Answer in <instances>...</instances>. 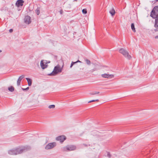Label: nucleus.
I'll return each instance as SVG.
<instances>
[{
    "label": "nucleus",
    "instance_id": "1",
    "mask_svg": "<svg viewBox=\"0 0 158 158\" xmlns=\"http://www.w3.org/2000/svg\"><path fill=\"white\" fill-rule=\"evenodd\" d=\"M31 149V147L28 146H26L23 148H14L8 151V153L11 155H16L22 153L25 150H29Z\"/></svg>",
    "mask_w": 158,
    "mask_h": 158
},
{
    "label": "nucleus",
    "instance_id": "2",
    "mask_svg": "<svg viewBox=\"0 0 158 158\" xmlns=\"http://www.w3.org/2000/svg\"><path fill=\"white\" fill-rule=\"evenodd\" d=\"M62 71V68H61L60 66L58 65L54 67L52 72L48 74V75L50 76H55L58 73H61Z\"/></svg>",
    "mask_w": 158,
    "mask_h": 158
},
{
    "label": "nucleus",
    "instance_id": "3",
    "mask_svg": "<svg viewBox=\"0 0 158 158\" xmlns=\"http://www.w3.org/2000/svg\"><path fill=\"white\" fill-rule=\"evenodd\" d=\"M119 52L128 59L130 60L131 58V56L129 54L128 52L126 49L121 48L119 50Z\"/></svg>",
    "mask_w": 158,
    "mask_h": 158
},
{
    "label": "nucleus",
    "instance_id": "4",
    "mask_svg": "<svg viewBox=\"0 0 158 158\" xmlns=\"http://www.w3.org/2000/svg\"><path fill=\"white\" fill-rule=\"evenodd\" d=\"M150 16L153 19L158 17V6L154 7L151 13Z\"/></svg>",
    "mask_w": 158,
    "mask_h": 158
},
{
    "label": "nucleus",
    "instance_id": "5",
    "mask_svg": "<svg viewBox=\"0 0 158 158\" xmlns=\"http://www.w3.org/2000/svg\"><path fill=\"white\" fill-rule=\"evenodd\" d=\"M76 148V146L73 145H68L64 147L63 148V150L64 151H70L75 150Z\"/></svg>",
    "mask_w": 158,
    "mask_h": 158
},
{
    "label": "nucleus",
    "instance_id": "6",
    "mask_svg": "<svg viewBox=\"0 0 158 158\" xmlns=\"http://www.w3.org/2000/svg\"><path fill=\"white\" fill-rule=\"evenodd\" d=\"M56 145V143L55 142L49 143L46 146L45 149L46 150L51 149L55 147Z\"/></svg>",
    "mask_w": 158,
    "mask_h": 158
},
{
    "label": "nucleus",
    "instance_id": "7",
    "mask_svg": "<svg viewBox=\"0 0 158 158\" xmlns=\"http://www.w3.org/2000/svg\"><path fill=\"white\" fill-rule=\"evenodd\" d=\"M24 77V75H22V76H20L19 78L18 79L17 82V85L18 86V88H19L21 87H20V84H21V81L22 80Z\"/></svg>",
    "mask_w": 158,
    "mask_h": 158
},
{
    "label": "nucleus",
    "instance_id": "8",
    "mask_svg": "<svg viewBox=\"0 0 158 158\" xmlns=\"http://www.w3.org/2000/svg\"><path fill=\"white\" fill-rule=\"evenodd\" d=\"M101 76L103 77L109 79L112 78L114 77V75L113 74H109L106 73L102 74Z\"/></svg>",
    "mask_w": 158,
    "mask_h": 158
},
{
    "label": "nucleus",
    "instance_id": "9",
    "mask_svg": "<svg viewBox=\"0 0 158 158\" xmlns=\"http://www.w3.org/2000/svg\"><path fill=\"white\" fill-rule=\"evenodd\" d=\"M66 139V137L64 135L60 136L56 138V140L60 142H63Z\"/></svg>",
    "mask_w": 158,
    "mask_h": 158
},
{
    "label": "nucleus",
    "instance_id": "10",
    "mask_svg": "<svg viewBox=\"0 0 158 158\" xmlns=\"http://www.w3.org/2000/svg\"><path fill=\"white\" fill-rule=\"evenodd\" d=\"M24 21L26 24H29L31 22L30 17L29 16H26L24 19Z\"/></svg>",
    "mask_w": 158,
    "mask_h": 158
},
{
    "label": "nucleus",
    "instance_id": "11",
    "mask_svg": "<svg viewBox=\"0 0 158 158\" xmlns=\"http://www.w3.org/2000/svg\"><path fill=\"white\" fill-rule=\"evenodd\" d=\"M24 2L23 0H18L16 3V5L18 7L22 6Z\"/></svg>",
    "mask_w": 158,
    "mask_h": 158
},
{
    "label": "nucleus",
    "instance_id": "12",
    "mask_svg": "<svg viewBox=\"0 0 158 158\" xmlns=\"http://www.w3.org/2000/svg\"><path fill=\"white\" fill-rule=\"evenodd\" d=\"M155 23L154 25V27L156 28L154 29V31L156 32L158 31V17L155 18Z\"/></svg>",
    "mask_w": 158,
    "mask_h": 158
},
{
    "label": "nucleus",
    "instance_id": "13",
    "mask_svg": "<svg viewBox=\"0 0 158 158\" xmlns=\"http://www.w3.org/2000/svg\"><path fill=\"white\" fill-rule=\"evenodd\" d=\"M48 65L47 64V63H44L43 61L42 60L40 62V66L41 68L43 69H44L46 68L47 67Z\"/></svg>",
    "mask_w": 158,
    "mask_h": 158
},
{
    "label": "nucleus",
    "instance_id": "14",
    "mask_svg": "<svg viewBox=\"0 0 158 158\" xmlns=\"http://www.w3.org/2000/svg\"><path fill=\"white\" fill-rule=\"evenodd\" d=\"M100 92L99 91H96L95 89H92L90 93L89 94L91 95H95L99 94Z\"/></svg>",
    "mask_w": 158,
    "mask_h": 158
},
{
    "label": "nucleus",
    "instance_id": "15",
    "mask_svg": "<svg viewBox=\"0 0 158 158\" xmlns=\"http://www.w3.org/2000/svg\"><path fill=\"white\" fill-rule=\"evenodd\" d=\"M110 13L112 16L114 15L115 13V11L113 8H112L109 11Z\"/></svg>",
    "mask_w": 158,
    "mask_h": 158
},
{
    "label": "nucleus",
    "instance_id": "16",
    "mask_svg": "<svg viewBox=\"0 0 158 158\" xmlns=\"http://www.w3.org/2000/svg\"><path fill=\"white\" fill-rule=\"evenodd\" d=\"M26 79L27 81L28 85L31 86L32 84V80L31 79L28 78H26Z\"/></svg>",
    "mask_w": 158,
    "mask_h": 158
},
{
    "label": "nucleus",
    "instance_id": "17",
    "mask_svg": "<svg viewBox=\"0 0 158 158\" xmlns=\"http://www.w3.org/2000/svg\"><path fill=\"white\" fill-rule=\"evenodd\" d=\"M4 92L8 94H9L10 92H13L14 91V89H4Z\"/></svg>",
    "mask_w": 158,
    "mask_h": 158
},
{
    "label": "nucleus",
    "instance_id": "18",
    "mask_svg": "<svg viewBox=\"0 0 158 158\" xmlns=\"http://www.w3.org/2000/svg\"><path fill=\"white\" fill-rule=\"evenodd\" d=\"M131 28L134 32H135L136 31L135 27L134 24L133 23L131 24Z\"/></svg>",
    "mask_w": 158,
    "mask_h": 158
},
{
    "label": "nucleus",
    "instance_id": "19",
    "mask_svg": "<svg viewBox=\"0 0 158 158\" xmlns=\"http://www.w3.org/2000/svg\"><path fill=\"white\" fill-rule=\"evenodd\" d=\"M35 12L36 14L38 15L40 13V8L38 7L35 10Z\"/></svg>",
    "mask_w": 158,
    "mask_h": 158
},
{
    "label": "nucleus",
    "instance_id": "20",
    "mask_svg": "<svg viewBox=\"0 0 158 158\" xmlns=\"http://www.w3.org/2000/svg\"><path fill=\"white\" fill-rule=\"evenodd\" d=\"M85 61H86V63L88 65H90L91 63L90 61L88 59H86L85 60Z\"/></svg>",
    "mask_w": 158,
    "mask_h": 158
},
{
    "label": "nucleus",
    "instance_id": "21",
    "mask_svg": "<svg viewBox=\"0 0 158 158\" xmlns=\"http://www.w3.org/2000/svg\"><path fill=\"white\" fill-rule=\"evenodd\" d=\"M82 12L84 14H86L87 13V10L86 9H83L82 10Z\"/></svg>",
    "mask_w": 158,
    "mask_h": 158
},
{
    "label": "nucleus",
    "instance_id": "22",
    "mask_svg": "<svg viewBox=\"0 0 158 158\" xmlns=\"http://www.w3.org/2000/svg\"><path fill=\"white\" fill-rule=\"evenodd\" d=\"M55 105H50L48 106V108L50 109H54L55 108Z\"/></svg>",
    "mask_w": 158,
    "mask_h": 158
},
{
    "label": "nucleus",
    "instance_id": "23",
    "mask_svg": "<svg viewBox=\"0 0 158 158\" xmlns=\"http://www.w3.org/2000/svg\"><path fill=\"white\" fill-rule=\"evenodd\" d=\"M96 101H98V99H97V100H91V101H89L88 102V103H91V102H95Z\"/></svg>",
    "mask_w": 158,
    "mask_h": 158
},
{
    "label": "nucleus",
    "instance_id": "24",
    "mask_svg": "<svg viewBox=\"0 0 158 158\" xmlns=\"http://www.w3.org/2000/svg\"><path fill=\"white\" fill-rule=\"evenodd\" d=\"M107 156H108L110 158V157L111 155H110V154L109 152H108L107 153Z\"/></svg>",
    "mask_w": 158,
    "mask_h": 158
},
{
    "label": "nucleus",
    "instance_id": "25",
    "mask_svg": "<svg viewBox=\"0 0 158 158\" xmlns=\"http://www.w3.org/2000/svg\"><path fill=\"white\" fill-rule=\"evenodd\" d=\"M8 89H14V87L12 86H11L9 87H8Z\"/></svg>",
    "mask_w": 158,
    "mask_h": 158
},
{
    "label": "nucleus",
    "instance_id": "26",
    "mask_svg": "<svg viewBox=\"0 0 158 158\" xmlns=\"http://www.w3.org/2000/svg\"><path fill=\"white\" fill-rule=\"evenodd\" d=\"M73 64H73L72 63H72H71V64L70 66V68H71L73 66Z\"/></svg>",
    "mask_w": 158,
    "mask_h": 158
},
{
    "label": "nucleus",
    "instance_id": "27",
    "mask_svg": "<svg viewBox=\"0 0 158 158\" xmlns=\"http://www.w3.org/2000/svg\"><path fill=\"white\" fill-rule=\"evenodd\" d=\"M63 11L62 10H61L60 11V13L61 14H63Z\"/></svg>",
    "mask_w": 158,
    "mask_h": 158
},
{
    "label": "nucleus",
    "instance_id": "28",
    "mask_svg": "<svg viewBox=\"0 0 158 158\" xmlns=\"http://www.w3.org/2000/svg\"><path fill=\"white\" fill-rule=\"evenodd\" d=\"M13 31V29H10L9 30V32H12Z\"/></svg>",
    "mask_w": 158,
    "mask_h": 158
},
{
    "label": "nucleus",
    "instance_id": "29",
    "mask_svg": "<svg viewBox=\"0 0 158 158\" xmlns=\"http://www.w3.org/2000/svg\"><path fill=\"white\" fill-rule=\"evenodd\" d=\"M72 63H73V64H76V63H77V62H73V61H72Z\"/></svg>",
    "mask_w": 158,
    "mask_h": 158
},
{
    "label": "nucleus",
    "instance_id": "30",
    "mask_svg": "<svg viewBox=\"0 0 158 158\" xmlns=\"http://www.w3.org/2000/svg\"><path fill=\"white\" fill-rule=\"evenodd\" d=\"M21 89H29V88L28 87H27L26 88H21Z\"/></svg>",
    "mask_w": 158,
    "mask_h": 158
},
{
    "label": "nucleus",
    "instance_id": "31",
    "mask_svg": "<svg viewBox=\"0 0 158 158\" xmlns=\"http://www.w3.org/2000/svg\"><path fill=\"white\" fill-rule=\"evenodd\" d=\"M81 61H79V60H77V61H76V62L77 63V62H81Z\"/></svg>",
    "mask_w": 158,
    "mask_h": 158
},
{
    "label": "nucleus",
    "instance_id": "32",
    "mask_svg": "<svg viewBox=\"0 0 158 158\" xmlns=\"http://www.w3.org/2000/svg\"><path fill=\"white\" fill-rule=\"evenodd\" d=\"M96 70V69H93L92 70V72L94 71H95Z\"/></svg>",
    "mask_w": 158,
    "mask_h": 158
},
{
    "label": "nucleus",
    "instance_id": "33",
    "mask_svg": "<svg viewBox=\"0 0 158 158\" xmlns=\"http://www.w3.org/2000/svg\"><path fill=\"white\" fill-rule=\"evenodd\" d=\"M155 38H158V36H156L155 37Z\"/></svg>",
    "mask_w": 158,
    "mask_h": 158
},
{
    "label": "nucleus",
    "instance_id": "34",
    "mask_svg": "<svg viewBox=\"0 0 158 158\" xmlns=\"http://www.w3.org/2000/svg\"><path fill=\"white\" fill-rule=\"evenodd\" d=\"M83 145L85 146H87V145L85 144H83Z\"/></svg>",
    "mask_w": 158,
    "mask_h": 158
},
{
    "label": "nucleus",
    "instance_id": "35",
    "mask_svg": "<svg viewBox=\"0 0 158 158\" xmlns=\"http://www.w3.org/2000/svg\"><path fill=\"white\" fill-rule=\"evenodd\" d=\"M27 89H23V90H27Z\"/></svg>",
    "mask_w": 158,
    "mask_h": 158
},
{
    "label": "nucleus",
    "instance_id": "36",
    "mask_svg": "<svg viewBox=\"0 0 158 158\" xmlns=\"http://www.w3.org/2000/svg\"><path fill=\"white\" fill-rule=\"evenodd\" d=\"M2 52V51L1 50H0V52Z\"/></svg>",
    "mask_w": 158,
    "mask_h": 158
}]
</instances>
